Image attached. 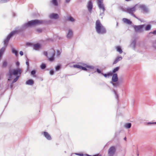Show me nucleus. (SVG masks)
Masks as SVG:
<instances>
[{
    "label": "nucleus",
    "mask_w": 156,
    "mask_h": 156,
    "mask_svg": "<svg viewBox=\"0 0 156 156\" xmlns=\"http://www.w3.org/2000/svg\"><path fill=\"white\" fill-rule=\"evenodd\" d=\"M45 22L44 20H33L25 23L21 27H17L16 28V30L12 31L4 40V46L6 47L10 38L17 32H22L28 27L39 25L42 24Z\"/></svg>",
    "instance_id": "f257e3e1"
},
{
    "label": "nucleus",
    "mask_w": 156,
    "mask_h": 156,
    "mask_svg": "<svg viewBox=\"0 0 156 156\" xmlns=\"http://www.w3.org/2000/svg\"><path fill=\"white\" fill-rule=\"evenodd\" d=\"M45 22L44 20H33L25 23L21 27H17L16 28V30L12 31L4 40V46L6 47L10 38L17 32H22L28 27L39 25L42 24Z\"/></svg>",
    "instance_id": "f03ea898"
},
{
    "label": "nucleus",
    "mask_w": 156,
    "mask_h": 156,
    "mask_svg": "<svg viewBox=\"0 0 156 156\" xmlns=\"http://www.w3.org/2000/svg\"><path fill=\"white\" fill-rule=\"evenodd\" d=\"M22 72V69L20 68L9 70L8 74L9 79H8L9 81H10L11 80L13 75L16 76V77L13 79L10 85L11 88H12L13 87L12 84L16 82L18 80Z\"/></svg>",
    "instance_id": "7ed1b4c3"
},
{
    "label": "nucleus",
    "mask_w": 156,
    "mask_h": 156,
    "mask_svg": "<svg viewBox=\"0 0 156 156\" xmlns=\"http://www.w3.org/2000/svg\"><path fill=\"white\" fill-rule=\"evenodd\" d=\"M95 29L97 32L100 34H104L106 32L105 28L102 25L99 20H97L96 22Z\"/></svg>",
    "instance_id": "20e7f679"
},
{
    "label": "nucleus",
    "mask_w": 156,
    "mask_h": 156,
    "mask_svg": "<svg viewBox=\"0 0 156 156\" xmlns=\"http://www.w3.org/2000/svg\"><path fill=\"white\" fill-rule=\"evenodd\" d=\"M103 0H98L97 4L99 8L101 9H102L103 12H101L100 14V16H101V18L104 15V12L105 10L104 4L103 3Z\"/></svg>",
    "instance_id": "39448f33"
},
{
    "label": "nucleus",
    "mask_w": 156,
    "mask_h": 156,
    "mask_svg": "<svg viewBox=\"0 0 156 156\" xmlns=\"http://www.w3.org/2000/svg\"><path fill=\"white\" fill-rule=\"evenodd\" d=\"M116 151L115 146H112L109 148L108 150V154L109 156H113Z\"/></svg>",
    "instance_id": "423d86ee"
},
{
    "label": "nucleus",
    "mask_w": 156,
    "mask_h": 156,
    "mask_svg": "<svg viewBox=\"0 0 156 156\" xmlns=\"http://www.w3.org/2000/svg\"><path fill=\"white\" fill-rule=\"evenodd\" d=\"M145 24L141 25L139 26L135 25L134 26V28L135 30L138 32H142L143 28L145 26Z\"/></svg>",
    "instance_id": "0eeeda50"
},
{
    "label": "nucleus",
    "mask_w": 156,
    "mask_h": 156,
    "mask_svg": "<svg viewBox=\"0 0 156 156\" xmlns=\"http://www.w3.org/2000/svg\"><path fill=\"white\" fill-rule=\"evenodd\" d=\"M124 11L127 12V13L130 14V15L134 13L136 10V9L135 6H134L131 8H127L126 10H123Z\"/></svg>",
    "instance_id": "6e6552de"
},
{
    "label": "nucleus",
    "mask_w": 156,
    "mask_h": 156,
    "mask_svg": "<svg viewBox=\"0 0 156 156\" xmlns=\"http://www.w3.org/2000/svg\"><path fill=\"white\" fill-rule=\"evenodd\" d=\"M51 56L50 57H49L48 58L50 61L52 62L55 59L54 56L55 55V51L53 49H51Z\"/></svg>",
    "instance_id": "1a4fd4ad"
},
{
    "label": "nucleus",
    "mask_w": 156,
    "mask_h": 156,
    "mask_svg": "<svg viewBox=\"0 0 156 156\" xmlns=\"http://www.w3.org/2000/svg\"><path fill=\"white\" fill-rule=\"evenodd\" d=\"M111 82H115L118 81V78L117 74V73L113 74Z\"/></svg>",
    "instance_id": "9d476101"
},
{
    "label": "nucleus",
    "mask_w": 156,
    "mask_h": 156,
    "mask_svg": "<svg viewBox=\"0 0 156 156\" xmlns=\"http://www.w3.org/2000/svg\"><path fill=\"white\" fill-rule=\"evenodd\" d=\"M93 7V4L91 1H89L88 3L87 8L89 12H91L92 9Z\"/></svg>",
    "instance_id": "9b49d317"
},
{
    "label": "nucleus",
    "mask_w": 156,
    "mask_h": 156,
    "mask_svg": "<svg viewBox=\"0 0 156 156\" xmlns=\"http://www.w3.org/2000/svg\"><path fill=\"white\" fill-rule=\"evenodd\" d=\"M44 136L48 140H50L51 139V138L50 135L46 132H44L42 133Z\"/></svg>",
    "instance_id": "f8f14e48"
},
{
    "label": "nucleus",
    "mask_w": 156,
    "mask_h": 156,
    "mask_svg": "<svg viewBox=\"0 0 156 156\" xmlns=\"http://www.w3.org/2000/svg\"><path fill=\"white\" fill-rule=\"evenodd\" d=\"M49 17L51 19H57L58 18V15L57 14L52 13L49 15Z\"/></svg>",
    "instance_id": "ddd939ff"
},
{
    "label": "nucleus",
    "mask_w": 156,
    "mask_h": 156,
    "mask_svg": "<svg viewBox=\"0 0 156 156\" xmlns=\"http://www.w3.org/2000/svg\"><path fill=\"white\" fill-rule=\"evenodd\" d=\"M73 34V33L72 30L70 29H69L68 30V32L66 35V37L67 38H71L72 37Z\"/></svg>",
    "instance_id": "4468645a"
},
{
    "label": "nucleus",
    "mask_w": 156,
    "mask_h": 156,
    "mask_svg": "<svg viewBox=\"0 0 156 156\" xmlns=\"http://www.w3.org/2000/svg\"><path fill=\"white\" fill-rule=\"evenodd\" d=\"M110 83L112 84L114 87H119L120 85V83L119 81H117L115 82H110Z\"/></svg>",
    "instance_id": "2eb2a0df"
},
{
    "label": "nucleus",
    "mask_w": 156,
    "mask_h": 156,
    "mask_svg": "<svg viewBox=\"0 0 156 156\" xmlns=\"http://www.w3.org/2000/svg\"><path fill=\"white\" fill-rule=\"evenodd\" d=\"M122 58V56H119L117 57L114 61L113 63V64H116L119 61L121 60Z\"/></svg>",
    "instance_id": "dca6fc26"
},
{
    "label": "nucleus",
    "mask_w": 156,
    "mask_h": 156,
    "mask_svg": "<svg viewBox=\"0 0 156 156\" xmlns=\"http://www.w3.org/2000/svg\"><path fill=\"white\" fill-rule=\"evenodd\" d=\"M136 41L135 40H133L131 42L130 46L132 47L133 49H135L136 48Z\"/></svg>",
    "instance_id": "f3484780"
},
{
    "label": "nucleus",
    "mask_w": 156,
    "mask_h": 156,
    "mask_svg": "<svg viewBox=\"0 0 156 156\" xmlns=\"http://www.w3.org/2000/svg\"><path fill=\"white\" fill-rule=\"evenodd\" d=\"M122 21L124 23H126L128 24H131L132 23V22L129 20L125 18L122 19Z\"/></svg>",
    "instance_id": "a211bd4d"
},
{
    "label": "nucleus",
    "mask_w": 156,
    "mask_h": 156,
    "mask_svg": "<svg viewBox=\"0 0 156 156\" xmlns=\"http://www.w3.org/2000/svg\"><path fill=\"white\" fill-rule=\"evenodd\" d=\"M119 69H120L119 67V66L117 67H115L113 69L112 72L110 71V72H111V73H112V75L113 74L115 73H116L117 72L119 71Z\"/></svg>",
    "instance_id": "6ab92c4d"
},
{
    "label": "nucleus",
    "mask_w": 156,
    "mask_h": 156,
    "mask_svg": "<svg viewBox=\"0 0 156 156\" xmlns=\"http://www.w3.org/2000/svg\"><path fill=\"white\" fill-rule=\"evenodd\" d=\"M140 8L144 12H147V9L146 7L144 5H141L140 6Z\"/></svg>",
    "instance_id": "aec40b11"
},
{
    "label": "nucleus",
    "mask_w": 156,
    "mask_h": 156,
    "mask_svg": "<svg viewBox=\"0 0 156 156\" xmlns=\"http://www.w3.org/2000/svg\"><path fill=\"white\" fill-rule=\"evenodd\" d=\"M26 83L27 85H32L34 83V81L30 79L26 81Z\"/></svg>",
    "instance_id": "412c9836"
},
{
    "label": "nucleus",
    "mask_w": 156,
    "mask_h": 156,
    "mask_svg": "<svg viewBox=\"0 0 156 156\" xmlns=\"http://www.w3.org/2000/svg\"><path fill=\"white\" fill-rule=\"evenodd\" d=\"M41 45L39 44H35L34 45V48L35 50H37L40 48Z\"/></svg>",
    "instance_id": "4be33fe9"
},
{
    "label": "nucleus",
    "mask_w": 156,
    "mask_h": 156,
    "mask_svg": "<svg viewBox=\"0 0 156 156\" xmlns=\"http://www.w3.org/2000/svg\"><path fill=\"white\" fill-rule=\"evenodd\" d=\"M12 52V53L14 54L16 56H17L18 55V52L14 48H11Z\"/></svg>",
    "instance_id": "5701e85b"
},
{
    "label": "nucleus",
    "mask_w": 156,
    "mask_h": 156,
    "mask_svg": "<svg viewBox=\"0 0 156 156\" xmlns=\"http://www.w3.org/2000/svg\"><path fill=\"white\" fill-rule=\"evenodd\" d=\"M51 2L53 5L55 6L58 5L57 0H51Z\"/></svg>",
    "instance_id": "b1692460"
},
{
    "label": "nucleus",
    "mask_w": 156,
    "mask_h": 156,
    "mask_svg": "<svg viewBox=\"0 0 156 156\" xmlns=\"http://www.w3.org/2000/svg\"><path fill=\"white\" fill-rule=\"evenodd\" d=\"M105 77H106L107 76H112V73L110 72L108 73L107 74H104L103 73H102Z\"/></svg>",
    "instance_id": "393cba45"
},
{
    "label": "nucleus",
    "mask_w": 156,
    "mask_h": 156,
    "mask_svg": "<svg viewBox=\"0 0 156 156\" xmlns=\"http://www.w3.org/2000/svg\"><path fill=\"white\" fill-rule=\"evenodd\" d=\"M131 124L130 123H126L124 125L125 127L127 129L130 128L131 127Z\"/></svg>",
    "instance_id": "a878e982"
},
{
    "label": "nucleus",
    "mask_w": 156,
    "mask_h": 156,
    "mask_svg": "<svg viewBox=\"0 0 156 156\" xmlns=\"http://www.w3.org/2000/svg\"><path fill=\"white\" fill-rule=\"evenodd\" d=\"M7 62L6 60H4L3 62L2 67V68H5L7 65Z\"/></svg>",
    "instance_id": "bb28decb"
},
{
    "label": "nucleus",
    "mask_w": 156,
    "mask_h": 156,
    "mask_svg": "<svg viewBox=\"0 0 156 156\" xmlns=\"http://www.w3.org/2000/svg\"><path fill=\"white\" fill-rule=\"evenodd\" d=\"M116 49L117 51L119 52L120 54H121L122 52V51L120 46H117Z\"/></svg>",
    "instance_id": "cd10ccee"
},
{
    "label": "nucleus",
    "mask_w": 156,
    "mask_h": 156,
    "mask_svg": "<svg viewBox=\"0 0 156 156\" xmlns=\"http://www.w3.org/2000/svg\"><path fill=\"white\" fill-rule=\"evenodd\" d=\"M151 28V26L150 24L147 25L145 27L146 30H150Z\"/></svg>",
    "instance_id": "c85d7f7f"
},
{
    "label": "nucleus",
    "mask_w": 156,
    "mask_h": 156,
    "mask_svg": "<svg viewBox=\"0 0 156 156\" xmlns=\"http://www.w3.org/2000/svg\"><path fill=\"white\" fill-rule=\"evenodd\" d=\"M61 65H58L55 67V69L56 71L59 70L61 68Z\"/></svg>",
    "instance_id": "c756f323"
},
{
    "label": "nucleus",
    "mask_w": 156,
    "mask_h": 156,
    "mask_svg": "<svg viewBox=\"0 0 156 156\" xmlns=\"http://www.w3.org/2000/svg\"><path fill=\"white\" fill-rule=\"evenodd\" d=\"M6 47L5 46H4L3 47H2L0 49V51L3 54H4L6 49Z\"/></svg>",
    "instance_id": "7c9ffc66"
},
{
    "label": "nucleus",
    "mask_w": 156,
    "mask_h": 156,
    "mask_svg": "<svg viewBox=\"0 0 156 156\" xmlns=\"http://www.w3.org/2000/svg\"><path fill=\"white\" fill-rule=\"evenodd\" d=\"M67 20L71 22H73L74 21V20L73 18L71 16H69L67 18Z\"/></svg>",
    "instance_id": "2f4dec72"
},
{
    "label": "nucleus",
    "mask_w": 156,
    "mask_h": 156,
    "mask_svg": "<svg viewBox=\"0 0 156 156\" xmlns=\"http://www.w3.org/2000/svg\"><path fill=\"white\" fill-rule=\"evenodd\" d=\"M113 92H114V94H115V98L118 100V99H119V95H118V94L117 92L115 91V90H113Z\"/></svg>",
    "instance_id": "473e14b6"
},
{
    "label": "nucleus",
    "mask_w": 156,
    "mask_h": 156,
    "mask_svg": "<svg viewBox=\"0 0 156 156\" xmlns=\"http://www.w3.org/2000/svg\"><path fill=\"white\" fill-rule=\"evenodd\" d=\"M46 67V65L45 64L42 63L41 66V69H44Z\"/></svg>",
    "instance_id": "72a5a7b5"
},
{
    "label": "nucleus",
    "mask_w": 156,
    "mask_h": 156,
    "mask_svg": "<svg viewBox=\"0 0 156 156\" xmlns=\"http://www.w3.org/2000/svg\"><path fill=\"white\" fill-rule=\"evenodd\" d=\"M81 66L80 65L78 64L74 65L73 67L75 68H77L79 69H81Z\"/></svg>",
    "instance_id": "f704fd0d"
},
{
    "label": "nucleus",
    "mask_w": 156,
    "mask_h": 156,
    "mask_svg": "<svg viewBox=\"0 0 156 156\" xmlns=\"http://www.w3.org/2000/svg\"><path fill=\"white\" fill-rule=\"evenodd\" d=\"M26 64L27 65V69H29V60L28 58H27L26 62Z\"/></svg>",
    "instance_id": "c9c22d12"
},
{
    "label": "nucleus",
    "mask_w": 156,
    "mask_h": 156,
    "mask_svg": "<svg viewBox=\"0 0 156 156\" xmlns=\"http://www.w3.org/2000/svg\"><path fill=\"white\" fill-rule=\"evenodd\" d=\"M36 73V71L35 70H32L31 72V74L32 75H34Z\"/></svg>",
    "instance_id": "e433bc0d"
},
{
    "label": "nucleus",
    "mask_w": 156,
    "mask_h": 156,
    "mask_svg": "<svg viewBox=\"0 0 156 156\" xmlns=\"http://www.w3.org/2000/svg\"><path fill=\"white\" fill-rule=\"evenodd\" d=\"M10 0H2L0 1L1 3H5L8 1H9Z\"/></svg>",
    "instance_id": "4c0bfd02"
},
{
    "label": "nucleus",
    "mask_w": 156,
    "mask_h": 156,
    "mask_svg": "<svg viewBox=\"0 0 156 156\" xmlns=\"http://www.w3.org/2000/svg\"><path fill=\"white\" fill-rule=\"evenodd\" d=\"M49 73L51 75H53L54 74V72L53 70H50Z\"/></svg>",
    "instance_id": "58836bf2"
},
{
    "label": "nucleus",
    "mask_w": 156,
    "mask_h": 156,
    "mask_svg": "<svg viewBox=\"0 0 156 156\" xmlns=\"http://www.w3.org/2000/svg\"><path fill=\"white\" fill-rule=\"evenodd\" d=\"M36 31L38 33H40L42 32V30L41 29H36Z\"/></svg>",
    "instance_id": "ea45409f"
},
{
    "label": "nucleus",
    "mask_w": 156,
    "mask_h": 156,
    "mask_svg": "<svg viewBox=\"0 0 156 156\" xmlns=\"http://www.w3.org/2000/svg\"><path fill=\"white\" fill-rule=\"evenodd\" d=\"M97 72L99 73H101L102 74V73L101 72V70L98 69H97Z\"/></svg>",
    "instance_id": "a19ab883"
},
{
    "label": "nucleus",
    "mask_w": 156,
    "mask_h": 156,
    "mask_svg": "<svg viewBox=\"0 0 156 156\" xmlns=\"http://www.w3.org/2000/svg\"><path fill=\"white\" fill-rule=\"evenodd\" d=\"M81 69H82L83 70H85V71L87 70V69L86 68L84 67H83L82 66H81Z\"/></svg>",
    "instance_id": "79ce46f5"
},
{
    "label": "nucleus",
    "mask_w": 156,
    "mask_h": 156,
    "mask_svg": "<svg viewBox=\"0 0 156 156\" xmlns=\"http://www.w3.org/2000/svg\"><path fill=\"white\" fill-rule=\"evenodd\" d=\"M43 54L45 55V56L47 57L48 56V53L47 51H44L43 52Z\"/></svg>",
    "instance_id": "37998d69"
},
{
    "label": "nucleus",
    "mask_w": 156,
    "mask_h": 156,
    "mask_svg": "<svg viewBox=\"0 0 156 156\" xmlns=\"http://www.w3.org/2000/svg\"><path fill=\"white\" fill-rule=\"evenodd\" d=\"M87 68H90L91 69H93V68L94 67L92 66H87Z\"/></svg>",
    "instance_id": "c03bdc74"
},
{
    "label": "nucleus",
    "mask_w": 156,
    "mask_h": 156,
    "mask_svg": "<svg viewBox=\"0 0 156 156\" xmlns=\"http://www.w3.org/2000/svg\"><path fill=\"white\" fill-rule=\"evenodd\" d=\"M61 54V52L58 50H57V55H59Z\"/></svg>",
    "instance_id": "a18cd8bd"
},
{
    "label": "nucleus",
    "mask_w": 156,
    "mask_h": 156,
    "mask_svg": "<svg viewBox=\"0 0 156 156\" xmlns=\"http://www.w3.org/2000/svg\"><path fill=\"white\" fill-rule=\"evenodd\" d=\"M76 154L80 156H83V154H79V153H76Z\"/></svg>",
    "instance_id": "49530a36"
},
{
    "label": "nucleus",
    "mask_w": 156,
    "mask_h": 156,
    "mask_svg": "<svg viewBox=\"0 0 156 156\" xmlns=\"http://www.w3.org/2000/svg\"><path fill=\"white\" fill-rule=\"evenodd\" d=\"M137 19L140 21L141 22H144V21H143V20L142 19H141L140 18H137Z\"/></svg>",
    "instance_id": "de8ad7c7"
},
{
    "label": "nucleus",
    "mask_w": 156,
    "mask_h": 156,
    "mask_svg": "<svg viewBox=\"0 0 156 156\" xmlns=\"http://www.w3.org/2000/svg\"><path fill=\"white\" fill-rule=\"evenodd\" d=\"M3 54L0 51V59L2 58Z\"/></svg>",
    "instance_id": "09e8293b"
},
{
    "label": "nucleus",
    "mask_w": 156,
    "mask_h": 156,
    "mask_svg": "<svg viewBox=\"0 0 156 156\" xmlns=\"http://www.w3.org/2000/svg\"><path fill=\"white\" fill-rule=\"evenodd\" d=\"M20 54L21 56H22L23 55V53L22 51H21L20 52Z\"/></svg>",
    "instance_id": "8fccbe9b"
},
{
    "label": "nucleus",
    "mask_w": 156,
    "mask_h": 156,
    "mask_svg": "<svg viewBox=\"0 0 156 156\" xmlns=\"http://www.w3.org/2000/svg\"><path fill=\"white\" fill-rule=\"evenodd\" d=\"M131 15L133 16L134 17L136 18L137 19V18H138V17H137L135 15V14H134L133 13V14H131Z\"/></svg>",
    "instance_id": "3c124183"
},
{
    "label": "nucleus",
    "mask_w": 156,
    "mask_h": 156,
    "mask_svg": "<svg viewBox=\"0 0 156 156\" xmlns=\"http://www.w3.org/2000/svg\"><path fill=\"white\" fill-rule=\"evenodd\" d=\"M16 65L17 66H19L20 65V63L18 62H17L16 63Z\"/></svg>",
    "instance_id": "603ef678"
},
{
    "label": "nucleus",
    "mask_w": 156,
    "mask_h": 156,
    "mask_svg": "<svg viewBox=\"0 0 156 156\" xmlns=\"http://www.w3.org/2000/svg\"><path fill=\"white\" fill-rule=\"evenodd\" d=\"M151 33L153 34H156V30H154Z\"/></svg>",
    "instance_id": "864d4df0"
},
{
    "label": "nucleus",
    "mask_w": 156,
    "mask_h": 156,
    "mask_svg": "<svg viewBox=\"0 0 156 156\" xmlns=\"http://www.w3.org/2000/svg\"><path fill=\"white\" fill-rule=\"evenodd\" d=\"M70 0H65V2L66 3H68L70 2Z\"/></svg>",
    "instance_id": "5fc2aeb1"
},
{
    "label": "nucleus",
    "mask_w": 156,
    "mask_h": 156,
    "mask_svg": "<svg viewBox=\"0 0 156 156\" xmlns=\"http://www.w3.org/2000/svg\"><path fill=\"white\" fill-rule=\"evenodd\" d=\"M149 124H156V122H153V123L149 122Z\"/></svg>",
    "instance_id": "6e6d98bb"
},
{
    "label": "nucleus",
    "mask_w": 156,
    "mask_h": 156,
    "mask_svg": "<svg viewBox=\"0 0 156 156\" xmlns=\"http://www.w3.org/2000/svg\"><path fill=\"white\" fill-rule=\"evenodd\" d=\"M126 137H125L124 138V140H126Z\"/></svg>",
    "instance_id": "4d7b16f0"
},
{
    "label": "nucleus",
    "mask_w": 156,
    "mask_h": 156,
    "mask_svg": "<svg viewBox=\"0 0 156 156\" xmlns=\"http://www.w3.org/2000/svg\"><path fill=\"white\" fill-rule=\"evenodd\" d=\"M15 13H14V16H15Z\"/></svg>",
    "instance_id": "13d9d810"
},
{
    "label": "nucleus",
    "mask_w": 156,
    "mask_h": 156,
    "mask_svg": "<svg viewBox=\"0 0 156 156\" xmlns=\"http://www.w3.org/2000/svg\"><path fill=\"white\" fill-rule=\"evenodd\" d=\"M118 23H117V25H118Z\"/></svg>",
    "instance_id": "bf43d9fd"
},
{
    "label": "nucleus",
    "mask_w": 156,
    "mask_h": 156,
    "mask_svg": "<svg viewBox=\"0 0 156 156\" xmlns=\"http://www.w3.org/2000/svg\"><path fill=\"white\" fill-rule=\"evenodd\" d=\"M99 156H101V155H99Z\"/></svg>",
    "instance_id": "052dcab7"
}]
</instances>
